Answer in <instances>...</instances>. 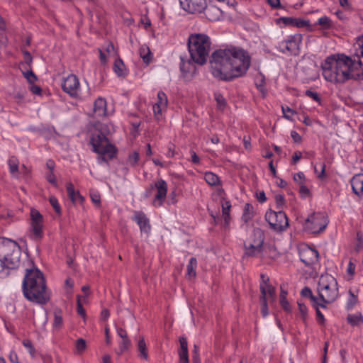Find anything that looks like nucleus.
Here are the masks:
<instances>
[{
  "label": "nucleus",
  "instance_id": "nucleus-51",
  "mask_svg": "<svg viewBox=\"0 0 363 363\" xmlns=\"http://www.w3.org/2000/svg\"><path fill=\"white\" fill-rule=\"evenodd\" d=\"M90 197L93 203H94L96 205L99 206L100 201H101V196L100 194L96 191H90Z\"/></svg>",
  "mask_w": 363,
  "mask_h": 363
},
{
  "label": "nucleus",
  "instance_id": "nucleus-53",
  "mask_svg": "<svg viewBox=\"0 0 363 363\" xmlns=\"http://www.w3.org/2000/svg\"><path fill=\"white\" fill-rule=\"evenodd\" d=\"M305 94L307 96L313 99L314 101L318 102L319 104L320 103V101H321L320 98L316 91H313L308 89V90L306 91Z\"/></svg>",
  "mask_w": 363,
  "mask_h": 363
},
{
  "label": "nucleus",
  "instance_id": "nucleus-42",
  "mask_svg": "<svg viewBox=\"0 0 363 363\" xmlns=\"http://www.w3.org/2000/svg\"><path fill=\"white\" fill-rule=\"evenodd\" d=\"M318 306H320L321 308H326V306H325V303H324L323 302L319 303L318 301V304L316 305V306H314L315 308V311H316L318 322L320 324H323L325 322V318H324V315H323V313L319 310Z\"/></svg>",
  "mask_w": 363,
  "mask_h": 363
},
{
  "label": "nucleus",
  "instance_id": "nucleus-27",
  "mask_svg": "<svg viewBox=\"0 0 363 363\" xmlns=\"http://www.w3.org/2000/svg\"><path fill=\"white\" fill-rule=\"evenodd\" d=\"M254 217V208L252 204L247 203L245 204L242 220L247 223Z\"/></svg>",
  "mask_w": 363,
  "mask_h": 363
},
{
  "label": "nucleus",
  "instance_id": "nucleus-15",
  "mask_svg": "<svg viewBox=\"0 0 363 363\" xmlns=\"http://www.w3.org/2000/svg\"><path fill=\"white\" fill-rule=\"evenodd\" d=\"M155 186L157 189V194L153 200V205L155 206H161L166 199L167 184L164 180L160 179L155 183Z\"/></svg>",
  "mask_w": 363,
  "mask_h": 363
},
{
  "label": "nucleus",
  "instance_id": "nucleus-33",
  "mask_svg": "<svg viewBox=\"0 0 363 363\" xmlns=\"http://www.w3.org/2000/svg\"><path fill=\"white\" fill-rule=\"evenodd\" d=\"M139 53L145 63H146V64L150 63V62L151 60V52H150V48L147 45H142L140 48Z\"/></svg>",
  "mask_w": 363,
  "mask_h": 363
},
{
  "label": "nucleus",
  "instance_id": "nucleus-63",
  "mask_svg": "<svg viewBox=\"0 0 363 363\" xmlns=\"http://www.w3.org/2000/svg\"><path fill=\"white\" fill-rule=\"evenodd\" d=\"M354 270H355V264L350 261L348 264L347 272L348 274L352 275L354 273Z\"/></svg>",
  "mask_w": 363,
  "mask_h": 363
},
{
  "label": "nucleus",
  "instance_id": "nucleus-19",
  "mask_svg": "<svg viewBox=\"0 0 363 363\" xmlns=\"http://www.w3.org/2000/svg\"><path fill=\"white\" fill-rule=\"evenodd\" d=\"M203 11L206 18L211 21H219L223 17L222 11L213 5H210L208 6L206 5Z\"/></svg>",
  "mask_w": 363,
  "mask_h": 363
},
{
  "label": "nucleus",
  "instance_id": "nucleus-50",
  "mask_svg": "<svg viewBox=\"0 0 363 363\" xmlns=\"http://www.w3.org/2000/svg\"><path fill=\"white\" fill-rule=\"evenodd\" d=\"M130 345V341L128 339V337L122 339L121 342L120 343V352L123 353V352L128 350L129 347Z\"/></svg>",
  "mask_w": 363,
  "mask_h": 363
},
{
  "label": "nucleus",
  "instance_id": "nucleus-45",
  "mask_svg": "<svg viewBox=\"0 0 363 363\" xmlns=\"http://www.w3.org/2000/svg\"><path fill=\"white\" fill-rule=\"evenodd\" d=\"M155 104L160 106H167V97L164 92L160 91L157 93V101Z\"/></svg>",
  "mask_w": 363,
  "mask_h": 363
},
{
  "label": "nucleus",
  "instance_id": "nucleus-10",
  "mask_svg": "<svg viewBox=\"0 0 363 363\" xmlns=\"http://www.w3.org/2000/svg\"><path fill=\"white\" fill-rule=\"evenodd\" d=\"M252 236V240L244 242L245 255L249 257L255 256L262 251L264 240V233L260 228L254 229Z\"/></svg>",
  "mask_w": 363,
  "mask_h": 363
},
{
  "label": "nucleus",
  "instance_id": "nucleus-55",
  "mask_svg": "<svg viewBox=\"0 0 363 363\" xmlns=\"http://www.w3.org/2000/svg\"><path fill=\"white\" fill-rule=\"evenodd\" d=\"M167 106H160V105H157V104H155L153 106V111H154V114L155 116L159 118V116H161L162 114V111L164 108H165Z\"/></svg>",
  "mask_w": 363,
  "mask_h": 363
},
{
  "label": "nucleus",
  "instance_id": "nucleus-48",
  "mask_svg": "<svg viewBox=\"0 0 363 363\" xmlns=\"http://www.w3.org/2000/svg\"><path fill=\"white\" fill-rule=\"evenodd\" d=\"M23 346L28 349L30 354L33 357L35 354V350L31 342L29 340H24L23 341Z\"/></svg>",
  "mask_w": 363,
  "mask_h": 363
},
{
  "label": "nucleus",
  "instance_id": "nucleus-25",
  "mask_svg": "<svg viewBox=\"0 0 363 363\" xmlns=\"http://www.w3.org/2000/svg\"><path fill=\"white\" fill-rule=\"evenodd\" d=\"M10 173L15 178H18V160L16 157H11L8 161Z\"/></svg>",
  "mask_w": 363,
  "mask_h": 363
},
{
  "label": "nucleus",
  "instance_id": "nucleus-1",
  "mask_svg": "<svg viewBox=\"0 0 363 363\" xmlns=\"http://www.w3.org/2000/svg\"><path fill=\"white\" fill-rule=\"evenodd\" d=\"M209 62L216 78L231 81L247 72L250 66V57L242 48L231 46L214 51Z\"/></svg>",
  "mask_w": 363,
  "mask_h": 363
},
{
  "label": "nucleus",
  "instance_id": "nucleus-52",
  "mask_svg": "<svg viewBox=\"0 0 363 363\" xmlns=\"http://www.w3.org/2000/svg\"><path fill=\"white\" fill-rule=\"evenodd\" d=\"M77 313L79 315L84 318L86 315L85 310L84 309L81 301V296L79 295L77 296Z\"/></svg>",
  "mask_w": 363,
  "mask_h": 363
},
{
  "label": "nucleus",
  "instance_id": "nucleus-11",
  "mask_svg": "<svg viewBox=\"0 0 363 363\" xmlns=\"http://www.w3.org/2000/svg\"><path fill=\"white\" fill-rule=\"evenodd\" d=\"M301 41V35H290L287 39L279 42L277 45H276V48L281 53L297 55L299 53V46Z\"/></svg>",
  "mask_w": 363,
  "mask_h": 363
},
{
  "label": "nucleus",
  "instance_id": "nucleus-7",
  "mask_svg": "<svg viewBox=\"0 0 363 363\" xmlns=\"http://www.w3.org/2000/svg\"><path fill=\"white\" fill-rule=\"evenodd\" d=\"M319 298L324 303H330L338 296L337 280L330 274L321 275L318 283Z\"/></svg>",
  "mask_w": 363,
  "mask_h": 363
},
{
  "label": "nucleus",
  "instance_id": "nucleus-32",
  "mask_svg": "<svg viewBox=\"0 0 363 363\" xmlns=\"http://www.w3.org/2000/svg\"><path fill=\"white\" fill-rule=\"evenodd\" d=\"M231 208V204L230 201H227L222 203V213L223 217L224 218L225 225L228 226L230 223V210Z\"/></svg>",
  "mask_w": 363,
  "mask_h": 363
},
{
  "label": "nucleus",
  "instance_id": "nucleus-41",
  "mask_svg": "<svg viewBox=\"0 0 363 363\" xmlns=\"http://www.w3.org/2000/svg\"><path fill=\"white\" fill-rule=\"evenodd\" d=\"M349 296L347 302V308L348 310L352 309L357 303V296L354 295L351 290L349 291Z\"/></svg>",
  "mask_w": 363,
  "mask_h": 363
},
{
  "label": "nucleus",
  "instance_id": "nucleus-44",
  "mask_svg": "<svg viewBox=\"0 0 363 363\" xmlns=\"http://www.w3.org/2000/svg\"><path fill=\"white\" fill-rule=\"evenodd\" d=\"M318 23L323 27L324 29H329L332 27L331 20L326 16L320 17L318 20Z\"/></svg>",
  "mask_w": 363,
  "mask_h": 363
},
{
  "label": "nucleus",
  "instance_id": "nucleus-59",
  "mask_svg": "<svg viewBox=\"0 0 363 363\" xmlns=\"http://www.w3.org/2000/svg\"><path fill=\"white\" fill-rule=\"evenodd\" d=\"M291 136L294 143H300L301 142V136L295 130L291 132Z\"/></svg>",
  "mask_w": 363,
  "mask_h": 363
},
{
  "label": "nucleus",
  "instance_id": "nucleus-29",
  "mask_svg": "<svg viewBox=\"0 0 363 363\" xmlns=\"http://www.w3.org/2000/svg\"><path fill=\"white\" fill-rule=\"evenodd\" d=\"M138 350L140 352V357L145 360L148 359V352L145 339L143 337H140L138 343Z\"/></svg>",
  "mask_w": 363,
  "mask_h": 363
},
{
  "label": "nucleus",
  "instance_id": "nucleus-36",
  "mask_svg": "<svg viewBox=\"0 0 363 363\" xmlns=\"http://www.w3.org/2000/svg\"><path fill=\"white\" fill-rule=\"evenodd\" d=\"M206 182L211 186H215L219 183L218 177L213 172H206L204 176Z\"/></svg>",
  "mask_w": 363,
  "mask_h": 363
},
{
  "label": "nucleus",
  "instance_id": "nucleus-28",
  "mask_svg": "<svg viewBox=\"0 0 363 363\" xmlns=\"http://www.w3.org/2000/svg\"><path fill=\"white\" fill-rule=\"evenodd\" d=\"M113 70L115 73L119 77H125L126 75V70L123 60L118 58L115 60L113 64Z\"/></svg>",
  "mask_w": 363,
  "mask_h": 363
},
{
  "label": "nucleus",
  "instance_id": "nucleus-13",
  "mask_svg": "<svg viewBox=\"0 0 363 363\" xmlns=\"http://www.w3.org/2000/svg\"><path fill=\"white\" fill-rule=\"evenodd\" d=\"M299 257L301 261L306 266H312L315 264L318 260L319 254L318 251L308 246H303L299 250Z\"/></svg>",
  "mask_w": 363,
  "mask_h": 363
},
{
  "label": "nucleus",
  "instance_id": "nucleus-43",
  "mask_svg": "<svg viewBox=\"0 0 363 363\" xmlns=\"http://www.w3.org/2000/svg\"><path fill=\"white\" fill-rule=\"evenodd\" d=\"M214 98L217 102V106L220 109H223L226 106V101L221 94L218 92L215 93Z\"/></svg>",
  "mask_w": 363,
  "mask_h": 363
},
{
  "label": "nucleus",
  "instance_id": "nucleus-60",
  "mask_svg": "<svg viewBox=\"0 0 363 363\" xmlns=\"http://www.w3.org/2000/svg\"><path fill=\"white\" fill-rule=\"evenodd\" d=\"M305 179L304 174L301 172L296 173L294 176V179L296 182H297L299 184H301V181Z\"/></svg>",
  "mask_w": 363,
  "mask_h": 363
},
{
  "label": "nucleus",
  "instance_id": "nucleus-3",
  "mask_svg": "<svg viewBox=\"0 0 363 363\" xmlns=\"http://www.w3.org/2000/svg\"><path fill=\"white\" fill-rule=\"evenodd\" d=\"M28 264L30 267L26 269L22 283L23 295L28 301L45 304L49 301L50 296L43 274L34 266L32 260L28 259Z\"/></svg>",
  "mask_w": 363,
  "mask_h": 363
},
{
  "label": "nucleus",
  "instance_id": "nucleus-37",
  "mask_svg": "<svg viewBox=\"0 0 363 363\" xmlns=\"http://www.w3.org/2000/svg\"><path fill=\"white\" fill-rule=\"evenodd\" d=\"M62 325V311L59 309L55 310L54 312V322L53 326L55 328H60Z\"/></svg>",
  "mask_w": 363,
  "mask_h": 363
},
{
  "label": "nucleus",
  "instance_id": "nucleus-54",
  "mask_svg": "<svg viewBox=\"0 0 363 363\" xmlns=\"http://www.w3.org/2000/svg\"><path fill=\"white\" fill-rule=\"evenodd\" d=\"M275 201H276V204H277V208L279 210H281L280 208H281V206H283L284 202V196L281 195V194H277L275 196Z\"/></svg>",
  "mask_w": 363,
  "mask_h": 363
},
{
  "label": "nucleus",
  "instance_id": "nucleus-57",
  "mask_svg": "<svg viewBox=\"0 0 363 363\" xmlns=\"http://www.w3.org/2000/svg\"><path fill=\"white\" fill-rule=\"evenodd\" d=\"M299 192L301 196L304 198L309 196L310 195V191L308 187L302 184L300 186Z\"/></svg>",
  "mask_w": 363,
  "mask_h": 363
},
{
  "label": "nucleus",
  "instance_id": "nucleus-20",
  "mask_svg": "<svg viewBox=\"0 0 363 363\" xmlns=\"http://www.w3.org/2000/svg\"><path fill=\"white\" fill-rule=\"evenodd\" d=\"M278 22L282 23L284 26L296 28H303L308 25V21L293 17H281L278 19Z\"/></svg>",
  "mask_w": 363,
  "mask_h": 363
},
{
  "label": "nucleus",
  "instance_id": "nucleus-46",
  "mask_svg": "<svg viewBox=\"0 0 363 363\" xmlns=\"http://www.w3.org/2000/svg\"><path fill=\"white\" fill-rule=\"evenodd\" d=\"M299 313L303 322H306L308 315V309L304 303L298 302Z\"/></svg>",
  "mask_w": 363,
  "mask_h": 363
},
{
  "label": "nucleus",
  "instance_id": "nucleus-5",
  "mask_svg": "<svg viewBox=\"0 0 363 363\" xmlns=\"http://www.w3.org/2000/svg\"><path fill=\"white\" fill-rule=\"evenodd\" d=\"M21 249L18 244L10 239L0 240V262L4 267L16 269L21 262Z\"/></svg>",
  "mask_w": 363,
  "mask_h": 363
},
{
  "label": "nucleus",
  "instance_id": "nucleus-2",
  "mask_svg": "<svg viewBox=\"0 0 363 363\" xmlns=\"http://www.w3.org/2000/svg\"><path fill=\"white\" fill-rule=\"evenodd\" d=\"M321 67L325 79L332 83L342 84L354 77V69H363V35L357 38L351 57L345 55H331Z\"/></svg>",
  "mask_w": 363,
  "mask_h": 363
},
{
  "label": "nucleus",
  "instance_id": "nucleus-31",
  "mask_svg": "<svg viewBox=\"0 0 363 363\" xmlns=\"http://www.w3.org/2000/svg\"><path fill=\"white\" fill-rule=\"evenodd\" d=\"M347 320L352 326L360 325L363 323V316L360 313L348 315Z\"/></svg>",
  "mask_w": 363,
  "mask_h": 363
},
{
  "label": "nucleus",
  "instance_id": "nucleus-61",
  "mask_svg": "<svg viewBox=\"0 0 363 363\" xmlns=\"http://www.w3.org/2000/svg\"><path fill=\"white\" fill-rule=\"evenodd\" d=\"M302 157V153L300 151H296L292 157V163L296 164Z\"/></svg>",
  "mask_w": 363,
  "mask_h": 363
},
{
  "label": "nucleus",
  "instance_id": "nucleus-21",
  "mask_svg": "<svg viewBox=\"0 0 363 363\" xmlns=\"http://www.w3.org/2000/svg\"><path fill=\"white\" fill-rule=\"evenodd\" d=\"M353 192L358 196H363V174L354 175L351 179Z\"/></svg>",
  "mask_w": 363,
  "mask_h": 363
},
{
  "label": "nucleus",
  "instance_id": "nucleus-12",
  "mask_svg": "<svg viewBox=\"0 0 363 363\" xmlns=\"http://www.w3.org/2000/svg\"><path fill=\"white\" fill-rule=\"evenodd\" d=\"M62 90L72 97H77L79 90V82L74 74H69L63 79Z\"/></svg>",
  "mask_w": 363,
  "mask_h": 363
},
{
  "label": "nucleus",
  "instance_id": "nucleus-6",
  "mask_svg": "<svg viewBox=\"0 0 363 363\" xmlns=\"http://www.w3.org/2000/svg\"><path fill=\"white\" fill-rule=\"evenodd\" d=\"M91 143L93 151L99 155V161L108 162L116 156V149L109 143L104 133L100 131L94 133Z\"/></svg>",
  "mask_w": 363,
  "mask_h": 363
},
{
  "label": "nucleus",
  "instance_id": "nucleus-9",
  "mask_svg": "<svg viewBox=\"0 0 363 363\" xmlns=\"http://www.w3.org/2000/svg\"><path fill=\"white\" fill-rule=\"evenodd\" d=\"M265 220L275 231H283L289 226L288 218L281 210L268 211L265 214Z\"/></svg>",
  "mask_w": 363,
  "mask_h": 363
},
{
  "label": "nucleus",
  "instance_id": "nucleus-47",
  "mask_svg": "<svg viewBox=\"0 0 363 363\" xmlns=\"http://www.w3.org/2000/svg\"><path fill=\"white\" fill-rule=\"evenodd\" d=\"M49 201L51 206L53 207L55 211L58 215L61 214V208L58 203L57 199L55 196H50L49 199Z\"/></svg>",
  "mask_w": 363,
  "mask_h": 363
},
{
  "label": "nucleus",
  "instance_id": "nucleus-30",
  "mask_svg": "<svg viewBox=\"0 0 363 363\" xmlns=\"http://www.w3.org/2000/svg\"><path fill=\"white\" fill-rule=\"evenodd\" d=\"M260 304L261 313L264 317H266L268 315L267 294L265 289L262 286L261 287Z\"/></svg>",
  "mask_w": 363,
  "mask_h": 363
},
{
  "label": "nucleus",
  "instance_id": "nucleus-8",
  "mask_svg": "<svg viewBox=\"0 0 363 363\" xmlns=\"http://www.w3.org/2000/svg\"><path fill=\"white\" fill-rule=\"evenodd\" d=\"M328 224V219L325 213H313L306 220L304 228L312 233H320L325 229Z\"/></svg>",
  "mask_w": 363,
  "mask_h": 363
},
{
  "label": "nucleus",
  "instance_id": "nucleus-40",
  "mask_svg": "<svg viewBox=\"0 0 363 363\" xmlns=\"http://www.w3.org/2000/svg\"><path fill=\"white\" fill-rule=\"evenodd\" d=\"M86 347V341L83 338H79L75 343L76 352L78 354L82 353Z\"/></svg>",
  "mask_w": 363,
  "mask_h": 363
},
{
  "label": "nucleus",
  "instance_id": "nucleus-24",
  "mask_svg": "<svg viewBox=\"0 0 363 363\" xmlns=\"http://www.w3.org/2000/svg\"><path fill=\"white\" fill-rule=\"evenodd\" d=\"M262 282L259 286V289L261 287H264L265 289V292L267 294V296H268L269 298L272 299L275 298V288L269 283V278L266 277L264 274L261 275Z\"/></svg>",
  "mask_w": 363,
  "mask_h": 363
},
{
  "label": "nucleus",
  "instance_id": "nucleus-34",
  "mask_svg": "<svg viewBox=\"0 0 363 363\" xmlns=\"http://www.w3.org/2000/svg\"><path fill=\"white\" fill-rule=\"evenodd\" d=\"M23 69H21V72L24 77L27 79L28 82L30 84H33L37 80V77L32 71L31 67H23Z\"/></svg>",
  "mask_w": 363,
  "mask_h": 363
},
{
  "label": "nucleus",
  "instance_id": "nucleus-22",
  "mask_svg": "<svg viewBox=\"0 0 363 363\" xmlns=\"http://www.w3.org/2000/svg\"><path fill=\"white\" fill-rule=\"evenodd\" d=\"M180 350H179V363H189L188 344L186 337H179Z\"/></svg>",
  "mask_w": 363,
  "mask_h": 363
},
{
  "label": "nucleus",
  "instance_id": "nucleus-38",
  "mask_svg": "<svg viewBox=\"0 0 363 363\" xmlns=\"http://www.w3.org/2000/svg\"><path fill=\"white\" fill-rule=\"evenodd\" d=\"M23 56H24V62L21 63V66L22 67L30 68L32 62H33V57H32L30 53L27 50L23 51Z\"/></svg>",
  "mask_w": 363,
  "mask_h": 363
},
{
  "label": "nucleus",
  "instance_id": "nucleus-58",
  "mask_svg": "<svg viewBox=\"0 0 363 363\" xmlns=\"http://www.w3.org/2000/svg\"><path fill=\"white\" fill-rule=\"evenodd\" d=\"M46 179L48 182H50L55 186L57 185L55 176L53 172L50 171V172L46 175Z\"/></svg>",
  "mask_w": 363,
  "mask_h": 363
},
{
  "label": "nucleus",
  "instance_id": "nucleus-56",
  "mask_svg": "<svg viewBox=\"0 0 363 363\" xmlns=\"http://www.w3.org/2000/svg\"><path fill=\"white\" fill-rule=\"evenodd\" d=\"M139 160V154L137 152H134L132 155L129 156L128 161L131 165H135L137 164Z\"/></svg>",
  "mask_w": 363,
  "mask_h": 363
},
{
  "label": "nucleus",
  "instance_id": "nucleus-4",
  "mask_svg": "<svg viewBox=\"0 0 363 363\" xmlns=\"http://www.w3.org/2000/svg\"><path fill=\"white\" fill-rule=\"evenodd\" d=\"M210 38L206 34L195 33L189 35L188 49L194 63L203 65L206 63L211 50Z\"/></svg>",
  "mask_w": 363,
  "mask_h": 363
},
{
  "label": "nucleus",
  "instance_id": "nucleus-16",
  "mask_svg": "<svg viewBox=\"0 0 363 363\" xmlns=\"http://www.w3.org/2000/svg\"><path fill=\"white\" fill-rule=\"evenodd\" d=\"M180 70L183 79L186 81H190L196 73V67L191 60H184L181 57Z\"/></svg>",
  "mask_w": 363,
  "mask_h": 363
},
{
  "label": "nucleus",
  "instance_id": "nucleus-62",
  "mask_svg": "<svg viewBox=\"0 0 363 363\" xmlns=\"http://www.w3.org/2000/svg\"><path fill=\"white\" fill-rule=\"evenodd\" d=\"M110 315L109 311L106 308H104L101 312V318L103 320H106Z\"/></svg>",
  "mask_w": 363,
  "mask_h": 363
},
{
  "label": "nucleus",
  "instance_id": "nucleus-14",
  "mask_svg": "<svg viewBox=\"0 0 363 363\" xmlns=\"http://www.w3.org/2000/svg\"><path fill=\"white\" fill-rule=\"evenodd\" d=\"M182 8L190 13H201L206 7V0H179Z\"/></svg>",
  "mask_w": 363,
  "mask_h": 363
},
{
  "label": "nucleus",
  "instance_id": "nucleus-49",
  "mask_svg": "<svg viewBox=\"0 0 363 363\" xmlns=\"http://www.w3.org/2000/svg\"><path fill=\"white\" fill-rule=\"evenodd\" d=\"M281 110H282V112H283V116L284 117L287 119V120H290V121H292V118H291V116H289L288 113H291V115H294L296 113V112L291 109V108L286 106V107H284V106H281Z\"/></svg>",
  "mask_w": 363,
  "mask_h": 363
},
{
  "label": "nucleus",
  "instance_id": "nucleus-35",
  "mask_svg": "<svg viewBox=\"0 0 363 363\" xmlns=\"http://www.w3.org/2000/svg\"><path fill=\"white\" fill-rule=\"evenodd\" d=\"M301 294L303 297L309 298L313 303V306H316L318 304V298L313 295L312 291L310 288L306 286L304 287L301 291Z\"/></svg>",
  "mask_w": 363,
  "mask_h": 363
},
{
  "label": "nucleus",
  "instance_id": "nucleus-39",
  "mask_svg": "<svg viewBox=\"0 0 363 363\" xmlns=\"http://www.w3.org/2000/svg\"><path fill=\"white\" fill-rule=\"evenodd\" d=\"M255 84L257 88L262 93H264L265 89V79L264 77L260 74L255 79Z\"/></svg>",
  "mask_w": 363,
  "mask_h": 363
},
{
  "label": "nucleus",
  "instance_id": "nucleus-18",
  "mask_svg": "<svg viewBox=\"0 0 363 363\" xmlns=\"http://www.w3.org/2000/svg\"><path fill=\"white\" fill-rule=\"evenodd\" d=\"M133 220L139 225L141 232L148 233L150 230V225L149 219L145 214L142 211H135L133 216Z\"/></svg>",
  "mask_w": 363,
  "mask_h": 363
},
{
  "label": "nucleus",
  "instance_id": "nucleus-26",
  "mask_svg": "<svg viewBox=\"0 0 363 363\" xmlns=\"http://www.w3.org/2000/svg\"><path fill=\"white\" fill-rule=\"evenodd\" d=\"M196 267H197V260L195 257H191L189 260V264L186 266V277L189 279H192V278L196 277Z\"/></svg>",
  "mask_w": 363,
  "mask_h": 363
},
{
  "label": "nucleus",
  "instance_id": "nucleus-17",
  "mask_svg": "<svg viewBox=\"0 0 363 363\" xmlns=\"http://www.w3.org/2000/svg\"><path fill=\"white\" fill-rule=\"evenodd\" d=\"M30 216L33 234L36 238H39L42 235L43 216L40 212L35 209L31 210Z\"/></svg>",
  "mask_w": 363,
  "mask_h": 363
},
{
  "label": "nucleus",
  "instance_id": "nucleus-23",
  "mask_svg": "<svg viewBox=\"0 0 363 363\" xmlns=\"http://www.w3.org/2000/svg\"><path fill=\"white\" fill-rule=\"evenodd\" d=\"M106 101L105 99L99 97L94 101V112L98 117L105 116L106 115Z\"/></svg>",
  "mask_w": 363,
  "mask_h": 363
},
{
  "label": "nucleus",
  "instance_id": "nucleus-64",
  "mask_svg": "<svg viewBox=\"0 0 363 363\" xmlns=\"http://www.w3.org/2000/svg\"><path fill=\"white\" fill-rule=\"evenodd\" d=\"M9 359L13 363H18V357L16 352H11L9 354Z\"/></svg>",
  "mask_w": 363,
  "mask_h": 363
}]
</instances>
